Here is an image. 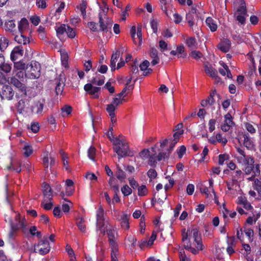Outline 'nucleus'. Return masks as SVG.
Masks as SVG:
<instances>
[{
	"mask_svg": "<svg viewBox=\"0 0 261 261\" xmlns=\"http://www.w3.org/2000/svg\"><path fill=\"white\" fill-rule=\"evenodd\" d=\"M11 83L13 86L19 89L21 91L25 92V86L15 77H13L11 79Z\"/></svg>",
	"mask_w": 261,
	"mask_h": 261,
	"instance_id": "obj_22",
	"label": "nucleus"
},
{
	"mask_svg": "<svg viewBox=\"0 0 261 261\" xmlns=\"http://www.w3.org/2000/svg\"><path fill=\"white\" fill-rule=\"evenodd\" d=\"M8 169H13L17 172L21 171L20 163L19 161H14L11 162L10 166L7 167Z\"/></svg>",
	"mask_w": 261,
	"mask_h": 261,
	"instance_id": "obj_38",
	"label": "nucleus"
},
{
	"mask_svg": "<svg viewBox=\"0 0 261 261\" xmlns=\"http://www.w3.org/2000/svg\"><path fill=\"white\" fill-rule=\"evenodd\" d=\"M66 33L67 36L70 38H74L76 36V31L74 29L71 28L67 25L66 28Z\"/></svg>",
	"mask_w": 261,
	"mask_h": 261,
	"instance_id": "obj_46",
	"label": "nucleus"
},
{
	"mask_svg": "<svg viewBox=\"0 0 261 261\" xmlns=\"http://www.w3.org/2000/svg\"><path fill=\"white\" fill-rule=\"evenodd\" d=\"M96 149L94 147H90L88 151V157L92 161H94Z\"/></svg>",
	"mask_w": 261,
	"mask_h": 261,
	"instance_id": "obj_58",
	"label": "nucleus"
},
{
	"mask_svg": "<svg viewBox=\"0 0 261 261\" xmlns=\"http://www.w3.org/2000/svg\"><path fill=\"white\" fill-rule=\"evenodd\" d=\"M113 144L114 145V150L119 156L122 158L128 154L129 148L126 142L116 138L113 140Z\"/></svg>",
	"mask_w": 261,
	"mask_h": 261,
	"instance_id": "obj_3",
	"label": "nucleus"
},
{
	"mask_svg": "<svg viewBox=\"0 0 261 261\" xmlns=\"http://www.w3.org/2000/svg\"><path fill=\"white\" fill-rule=\"evenodd\" d=\"M190 56L195 60H198L202 57V54L199 51L194 50L191 53Z\"/></svg>",
	"mask_w": 261,
	"mask_h": 261,
	"instance_id": "obj_56",
	"label": "nucleus"
},
{
	"mask_svg": "<svg viewBox=\"0 0 261 261\" xmlns=\"http://www.w3.org/2000/svg\"><path fill=\"white\" fill-rule=\"evenodd\" d=\"M138 195L140 196H145L147 193V189L145 185H142L139 187L138 189Z\"/></svg>",
	"mask_w": 261,
	"mask_h": 261,
	"instance_id": "obj_54",
	"label": "nucleus"
},
{
	"mask_svg": "<svg viewBox=\"0 0 261 261\" xmlns=\"http://www.w3.org/2000/svg\"><path fill=\"white\" fill-rule=\"evenodd\" d=\"M237 160L239 163L244 165H252L254 163L253 157L246 154L237 156Z\"/></svg>",
	"mask_w": 261,
	"mask_h": 261,
	"instance_id": "obj_12",
	"label": "nucleus"
},
{
	"mask_svg": "<svg viewBox=\"0 0 261 261\" xmlns=\"http://www.w3.org/2000/svg\"><path fill=\"white\" fill-rule=\"evenodd\" d=\"M196 14L194 13V10L192 12H189L186 15V19L189 26L192 28L194 25V20Z\"/></svg>",
	"mask_w": 261,
	"mask_h": 261,
	"instance_id": "obj_37",
	"label": "nucleus"
},
{
	"mask_svg": "<svg viewBox=\"0 0 261 261\" xmlns=\"http://www.w3.org/2000/svg\"><path fill=\"white\" fill-rule=\"evenodd\" d=\"M62 115L63 117H66L69 115L72 112V107L66 105L61 108Z\"/></svg>",
	"mask_w": 261,
	"mask_h": 261,
	"instance_id": "obj_47",
	"label": "nucleus"
},
{
	"mask_svg": "<svg viewBox=\"0 0 261 261\" xmlns=\"http://www.w3.org/2000/svg\"><path fill=\"white\" fill-rule=\"evenodd\" d=\"M216 141L221 143L223 145H225L227 142V140L225 138H223L220 134H218L216 136Z\"/></svg>",
	"mask_w": 261,
	"mask_h": 261,
	"instance_id": "obj_63",
	"label": "nucleus"
},
{
	"mask_svg": "<svg viewBox=\"0 0 261 261\" xmlns=\"http://www.w3.org/2000/svg\"><path fill=\"white\" fill-rule=\"evenodd\" d=\"M150 56L152 59L151 63L154 66L159 63L160 59L158 57V51L156 49L152 48L150 53Z\"/></svg>",
	"mask_w": 261,
	"mask_h": 261,
	"instance_id": "obj_30",
	"label": "nucleus"
},
{
	"mask_svg": "<svg viewBox=\"0 0 261 261\" xmlns=\"http://www.w3.org/2000/svg\"><path fill=\"white\" fill-rule=\"evenodd\" d=\"M136 40L137 41V43L138 44H141L142 41V28L141 26H138L137 28V32L136 35Z\"/></svg>",
	"mask_w": 261,
	"mask_h": 261,
	"instance_id": "obj_49",
	"label": "nucleus"
},
{
	"mask_svg": "<svg viewBox=\"0 0 261 261\" xmlns=\"http://www.w3.org/2000/svg\"><path fill=\"white\" fill-rule=\"evenodd\" d=\"M115 174L117 178L120 181H122L125 178V174L124 172L121 170L118 166H117V170Z\"/></svg>",
	"mask_w": 261,
	"mask_h": 261,
	"instance_id": "obj_43",
	"label": "nucleus"
},
{
	"mask_svg": "<svg viewBox=\"0 0 261 261\" xmlns=\"http://www.w3.org/2000/svg\"><path fill=\"white\" fill-rule=\"evenodd\" d=\"M121 192L124 196H126L132 193V190L127 185H125L121 188Z\"/></svg>",
	"mask_w": 261,
	"mask_h": 261,
	"instance_id": "obj_53",
	"label": "nucleus"
},
{
	"mask_svg": "<svg viewBox=\"0 0 261 261\" xmlns=\"http://www.w3.org/2000/svg\"><path fill=\"white\" fill-rule=\"evenodd\" d=\"M26 67L25 63L21 61L14 63V68L15 70H26Z\"/></svg>",
	"mask_w": 261,
	"mask_h": 261,
	"instance_id": "obj_44",
	"label": "nucleus"
},
{
	"mask_svg": "<svg viewBox=\"0 0 261 261\" xmlns=\"http://www.w3.org/2000/svg\"><path fill=\"white\" fill-rule=\"evenodd\" d=\"M219 64L223 67V69H219L220 73L223 76L226 75L228 78H231L232 75L228 66L223 62H220Z\"/></svg>",
	"mask_w": 261,
	"mask_h": 261,
	"instance_id": "obj_23",
	"label": "nucleus"
},
{
	"mask_svg": "<svg viewBox=\"0 0 261 261\" xmlns=\"http://www.w3.org/2000/svg\"><path fill=\"white\" fill-rule=\"evenodd\" d=\"M16 223H11V228L13 231H16L19 229H22L23 231L27 230L26 220L24 217L21 218L19 214L15 216Z\"/></svg>",
	"mask_w": 261,
	"mask_h": 261,
	"instance_id": "obj_8",
	"label": "nucleus"
},
{
	"mask_svg": "<svg viewBox=\"0 0 261 261\" xmlns=\"http://www.w3.org/2000/svg\"><path fill=\"white\" fill-rule=\"evenodd\" d=\"M116 107L112 105L111 103L108 105L107 107V111L109 113V115L113 116L115 114V111L116 109Z\"/></svg>",
	"mask_w": 261,
	"mask_h": 261,
	"instance_id": "obj_59",
	"label": "nucleus"
},
{
	"mask_svg": "<svg viewBox=\"0 0 261 261\" xmlns=\"http://www.w3.org/2000/svg\"><path fill=\"white\" fill-rule=\"evenodd\" d=\"M109 184L115 191H119V185L117 180L113 176L110 177L109 180Z\"/></svg>",
	"mask_w": 261,
	"mask_h": 261,
	"instance_id": "obj_39",
	"label": "nucleus"
},
{
	"mask_svg": "<svg viewBox=\"0 0 261 261\" xmlns=\"http://www.w3.org/2000/svg\"><path fill=\"white\" fill-rule=\"evenodd\" d=\"M0 69L5 73H7L11 71L12 67L10 64L5 62L4 64L0 65Z\"/></svg>",
	"mask_w": 261,
	"mask_h": 261,
	"instance_id": "obj_50",
	"label": "nucleus"
},
{
	"mask_svg": "<svg viewBox=\"0 0 261 261\" xmlns=\"http://www.w3.org/2000/svg\"><path fill=\"white\" fill-rule=\"evenodd\" d=\"M23 150V154L26 157H28L31 155L33 151L32 146L27 143L24 144Z\"/></svg>",
	"mask_w": 261,
	"mask_h": 261,
	"instance_id": "obj_45",
	"label": "nucleus"
},
{
	"mask_svg": "<svg viewBox=\"0 0 261 261\" xmlns=\"http://www.w3.org/2000/svg\"><path fill=\"white\" fill-rule=\"evenodd\" d=\"M30 232L32 236H36L39 238L41 237V232L37 230V227L35 226H32L30 228Z\"/></svg>",
	"mask_w": 261,
	"mask_h": 261,
	"instance_id": "obj_57",
	"label": "nucleus"
},
{
	"mask_svg": "<svg viewBox=\"0 0 261 261\" xmlns=\"http://www.w3.org/2000/svg\"><path fill=\"white\" fill-rule=\"evenodd\" d=\"M182 241L186 250L194 254H197L200 250H203V244L199 230L193 227L182 232Z\"/></svg>",
	"mask_w": 261,
	"mask_h": 261,
	"instance_id": "obj_1",
	"label": "nucleus"
},
{
	"mask_svg": "<svg viewBox=\"0 0 261 261\" xmlns=\"http://www.w3.org/2000/svg\"><path fill=\"white\" fill-rule=\"evenodd\" d=\"M41 66L34 61H31L26 67L25 76L31 79H38L40 76Z\"/></svg>",
	"mask_w": 261,
	"mask_h": 261,
	"instance_id": "obj_2",
	"label": "nucleus"
},
{
	"mask_svg": "<svg viewBox=\"0 0 261 261\" xmlns=\"http://www.w3.org/2000/svg\"><path fill=\"white\" fill-rule=\"evenodd\" d=\"M67 27V24H62L60 25L59 27H56V31L57 33V36L61 39L62 35L66 33V28Z\"/></svg>",
	"mask_w": 261,
	"mask_h": 261,
	"instance_id": "obj_36",
	"label": "nucleus"
},
{
	"mask_svg": "<svg viewBox=\"0 0 261 261\" xmlns=\"http://www.w3.org/2000/svg\"><path fill=\"white\" fill-rule=\"evenodd\" d=\"M49 250V244L46 239L41 240L37 245H35L34 252L39 253L41 255L47 254Z\"/></svg>",
	"mask_w": 261,
	"mask_h": 261,
	"instance_id": "obj_7",
	"label": "nucleus"
},
{
	"mask_svg": "<svg viewBox=\"0 0 261 261\" xmlns=\"http://www.w3.org/2000/svg\"><path fill=\"white\" fill-rule=\"evenodd\" d=\"M65 185L66 186V195L68 196H70L74 191L73 188H72L73 185V181L71 179H68L65 181Z\"/></svg>",
	"mask_w": 261,
	"mask_h": 261,
	"instance_id": "obj_32",
	"label": "nucleus"
},
{
	"mask_svg": "<svg viewBox=\"0 0 261 261\" xmlns=\"http://www.w3.org/2000/svg\"><path fill=\"white\" fill-rule=\"evenodd\" d=\"M23 55V49L21 46H15L12 50L10 56L11 60L15 61L21 58Z\"/></svg>",
	"mask_w": 261,
	"mask_h": 261,
	"instance_id": "obj_10",
	"label": "nucleus"
},
{
	"mask_svg": "<svg viewBox=\"0 0 261 261\" xmlns=\"http://www.w3.org/2000/svg\"><path fill=\"white\" fill-rule=\"evenodd\" d=\"M253 187L258 192V194H261V179H254Z\"/></svg>",
	"mask_w": 261,
	"mask_h": 261,
	"instance_id": "obj_51",
	"label": "nucleus"
},
{
	"mask_svg": "<svg viewBox=\"0 0 261 261\" xmlns=\"http://www.w3.org/2000/svg\"><path fill=\"white\" fill-rule=\"evenodd\" d=\"M19 35L15 37V40L19 44L26 45L30 42V39L24 35V33H20Z\"/></svg>",
	"mask_w": 261,
	"mask_h": 261,
	"instance_id": "obj_25",
	"label": "nucleus"
},
{
	"mask_svg": "<svg viewBox=\"0 0 261 261\" xmlns=\"http://www.w3.org/2000/svg\"><path fill=\"white\" fill-rule=\"evenodd\" d=\"M43 193L44 198H52L53 194L51 189L49 185L46 183H43L42 185Z\"/></svg>",
	"mask_w": 261,
	"mask_h": 261,
	"instance_id": "obj_26",
	"label": "nucleus"
},
{
	"mask_svg": "<svg viewBox=\"0 0 261 261\" xmlns=\"http://www.w3.org/2000/svg\"><path fill=\"white\" fill-rule=\"evenodd\" d=\"M151 150L153 153L150 154L148 161V164L151 166H155L158 161H160L163 159L168 158L169 156V152L164 153V152L162 150L158 155H156L155 154V148L152 147Z\"/></svg>",
	"mask_w": 261,
	"mask_h": 261,
	"instance_id": "obj_5",
	"label": "nucleus"
},
{
	"mask_svg": "<svg viewBox=\"0 0 261 261\" xmlns=\"http://www.w3.org/2000/svg\"><path fill=\"white\" fill-rule=\"evenodd\" d=\"M106 230L109 238V245L111 250L118 249V244L116 242L117 233L114 228L109 225V226L106 229Z\"/></svg>",
	"mask_w": 261,
	"mask_h": 261,
	"instance_id": "obj_6",
	"label": "nucleus"
},
{
	"mask_svg": "<svg viewBox=\"0 0 261 261\" xmlns=\"http://www.w3.org/2000/svg\"><path fill=\"white\" fill-rule=\"evenodd\" d=\"M243 144L248 149H252L254 147V143L248 134L245 133L243 135Z\"/></svg>",
	"mask_w": 261,
	"mask_h": 261,
	"instance_id": "obj_19",
	"label": "nucleus"
},
{
	"mask_svg": "<svg viewBox=\"0 0 261 261\" xmlns=\"http://www.w3.org/2000/svg\"><path fill=\"white\" fill-rule=\"evenodd\" d=\"M52 198H44L41 203V206L45 210H49L52 208L53 203L51 202Z\"/></svg>",
	"mask_w": 261,
	"mask_h": 261,
	"instance_id": "obj_34",
	"label": "nucleus"
},
{
	"mask_svg": "<svg viewBox=\"0 0 261 261\" xmlns=\"http://www.w3.org/2000/svg\"><path fill=\"white\" fill-rule=\"evenodd\" d=\"M5 28L6 31L14 32L16 31V24L13 20L6 21L5 23Z\"/></svg>",
	"mask_w": 261,
	"mask_h": 261,
	"instance_id": "obj_31",
	"label": "nucleus"
},
{
	"mask_svg": "<svg viewBox=\"0 0 261 261\" xmlns=\"http://www.w3.org/2000/svg\"><path fill=\"white\" fill-rule=\"evenodd\" d=\"M224 118V123L221 125V129L224 132H227L234 125V122L232 121V117L229 113L225 115Z\"/></svg>",
	"mask_w": 261,
	"mask_h": 261,
	"instance_id": "obj_11",
	"label": "nucleus"
},
{
	"mask_svg": "<svg viewBox=\"0 0 261 261\" xmlns=\"http://www.w3.org/2000/svg\"><path fill=\"white\" fill-rule=\"evenodd\" d=\"M150 152L149 150L144 149L139 153L140 157L143 160H146L150 156Z\"/></svg>",
	"mask_w": 261,
	"mask_h": 261,
	"instance_id": "obj_52",
	"label": "nucleus"
},
{
	"mask_svg": "<svg viewBox=\"0 0 261 261\" xmlns=\"http://www.w3.org/2000/svg\"><path fill=\"white\" fill-rule=\"evenodd\" d=\"M229 155L226 154H220L219 156V164L222 165L224 164L225 161H227L229 159Z\"/></svg>",
	"mask_w": 261,
	"mask_h": 261,
	"instance_id": "obj_55",
	"label": "nucleus"
},
{
	"mask_svg": "<svg viewBox=\"0 0 261 261\" xmlns=\"http://www.w3.org/2000/svg\"><path fill=\"white\" fill-rule=\"evenodd\" d=\"M156 233L155 232H153L149 240L145 242V243L146 244V246L152 245L153 244V242L156 239Z\"/></svg>",
	"mask_w": 261,
	"mask_h": 261,
	"instance_id": "obj_64",
	"label": "nucleus"
},
{
	"mask_svg": "<svg viewBox=\"0 0 261 261\" xmlns=\"http://www.w3.org/2000/svg\"><path fill=\"white\" fill-rule=\"evenodd\" d=\"M100 29L103 31H108L109 27L111 28L112 25V21L109 19H99Z\"/></svg>",
	"mask_w": 261,
	"mask_h": 261,
	"instance_id": "obj_29",
	"label": "nucleus"
},
{
	"mask_svg": "<svg viewBox=\"0 0 261 261\" xmlns=\"http://www.w3.org/2000/svg\"><path fill=\"white\" fill-rule=\"evenodd\" d=\"M121 227L124 229H128L129 227V217L126 214H123L121 216Z\"/></svg>",
	"mask_w": 261,
	"mask_h": 261,
	"instance_id": "obj_35",
	"label": "nucleus"
},
{
	"mask_svg": "<svg viewBox=\"0 0 261 261\" xmlns=\"http://www.w3.org/2000/svg\"><path fill=\"white\" fill-rule=\"evenodd\" d=\"M0 94L2 99L10 100L12 99L14 92L10 86L5 85L2 88Z\"/></svg>",
	"mask_w": 261,
	"mask_h": 261,
	"instance_id": "obj_9",
	"label": "nucleus"
},
{
	"mask_svg": "<svg viewBox=\"0 0 261 261\" xmlns=\"http://www.w3.org/2000/svg\"><path fill=\"white\" fill-rule=\"evenodd\" d=\"M175 144H176L174 143V141L171 140V139H165L161 143L160 146L162 148L161 150L163 151L164 147L166 146L169 145V148L167 149V151L166 152H164V153L169 152L170 154Z\"/></svg>",
	"mask_w": 261,
	"mask_h": 261,
	"instance_id": "obj_16",
	"label": "nucleus"
},
{
	"mask_svg": "<svg viewBox=\"0 0 261 261\" xmlns=\"http://www.w3.org/2000/svg\"><path fill=\"white\" fill-rule=\"evenodd\" d=\"M244 125L246 130L251 134H254L256 133V129L252 124L245 122L244 123Z\"/></svg>",
	"mask_w": 261,
	"mask_h": 261,
	"instance_id": "obj_48",
	"label": "nucleus"
},
{
	"mask_svg": "<svg viewBox=\"0 0 261 261\" xmlns=\"http://www.w3.org/2000/svg\"><path fill=\"white\" fill-rule=\"evenodd\" d=\"M118 249L116 250H111V261H118L117 258L119 256Z\"/></svg>",
	"mask_w": 261,
	"mask_h": 261,
	"instance_id": "obj_61",
	"label": "nucleus"
},
{
	"mask_svg": "<svg viewBox=\"0 0 261 261\" xmlns=\"http://www.w3.org/2000/svg\"><path fill=\"white\" fill-rule=\"evenodd\" d=\"M68 55L67 53L64 52L61 54V59L62 63V64L66 67L67 65V61H68Z\"/></svg>",
	"mask_w": 261,
	"mask_h": 261,
	"instance_id": "obj_60",
	"label": "nucleus"
},
{
	"mask_svg": "<svg viewBox=\"0 0 261 261\" xmlns=\"http://www.w3.org/2000/svg\"><path fill=\"white\" fill-rule=\"evenodd\" d=\"M85 220L82 217L79 216L76 218V224L79 229L82 232H86V226L85 224Z\"/></svg>",
	"mask_w": 261,
	"mask_h": 261,
	"instance_id": "obj_28",
	"label": "nucleus"
},
{
	"mask_svg": "<svg viewBox=\"0 0 261 261\" xmlns=\"http://www.w3.org/2000/svg\"><path fill=\"white\" fill-rule=\"evenodd\" d=\"M187 46L191 48H194L196 47L197 43L196 39L194 37H188L186 41Z\"/></svg>",
	"mask_w": 261,
	"mask_h": 261,
	"instance_id": "obj_42",
	"label": "nucleus"
},
{
	"mask_svg": "<svg viewBox=\"0 0 261 261\" xmlns=\"http://www.w3.org/2000/svg\"><path fill=\"white\" fill-rule=\"evenodd\" d=\"M105 76L98 74H95L91 81L92 85H96L97 86H101L105 83Z\"/></svg>",
	"mask_w": 261,
	"mask_h": 261,
	"instance_id": "obj_18",
	"label": "nucleus"
},
{
	"mask_svg": "<svg viewBox=\"0 0 261 261\" xmlns=\"http://www.w3.org/2000/svg\"><path fill=\"white\" fill-rule=\"evenodd\" d=\"M100 88L93 86L92 84H87L84 86V90L88 92L93 98L98 97V92Z\"/></svg>",
	"mask_w": 261,
	"mask_h": 261,
	"instance_id": "obj_13",
	"label": "nucleus"
},
{
	"mask_svg": "<svg viewBox=\"0 0 261 261\" xmlns=\"http://www.w3.org/2000/svg\"><path fill=\"white\" fill-rule=\"evenodd\" d=\"M9 43V41L6 37H3L0 39V51H4V50L7 47Z\"/></svg>",
	"mask_w": 261,
	"mask_h": 261,
	"instance_id": "obj_41",
	"label": "nucleus"
},
{
	"mask_svg": "<svg viewBox=\"0 0 261 261\" xmlns=\"http://www.w3.org/2000/svg\"><path fill=\"white\" fill-rule=\"evenodd\" d=\"M60 82L57 84L56 87V92L57 94H61L63 91V87H64V82L63 81L62 76L61 75H60Z\"/></svg>",
	"mask_w": 261,
	"mask_h": 261,
	"instance_id": "obj_40",
	"label": "nucleus"
},
{
	"mask_svg": "<svg viewBox=\"0 0 261 261\" xmlns=\"http://www.w3.org/2000/svg\"><path fill=\"white\" fill-rule=\"evenodd\" d=\"M44 105V100L43 99L36 101L32 107V110L36 114H41L43 111Z\"/></svg>",
	"mask_w": 261,
	"mask_h": 261,
	"instance_id": "obj_15",
	"label": "nucleus"
},
{
	"mask_svg": "<svg viewBox=\"0 0 261 261\" xmlns=\"http://www.w3.org/2000/svg\"><path fill=\"white\" fill-rule=\"evenodd\" d=\"M231 46V43L229 40L225 39L221 42L218 45V48L224 53L228 52Z\"/></svg>",
	"mask_w": 261,
	"mask_h": 261,
	"instance_id": "obj_21",
	"label": "nucleus"
},
{
	"mask_svg": "<svg viewBox=\"0 0 261 261\" xmlns=\"http://www.w3.org/2000/svg\"><path fill=\"white\" fill-rule=\"evenodd\" d=\"M149 64V61L145 60L140 65V69L144 71L143 74L145 76L148 75L152 71L151 68H148Z\"/></svg>",
	"mask_w": 261,
	"mask_h": 261,
	"instance_id": "obj_24",
	"label": "nucleus"
},
{
	"mask_svg": "<svg viewBox=\"0 0 261 261\" xmlns=\"http://www.w3.org/2000/svg\"><path fill=\"white\" fill-rule=\"evenodd\" d=\"M180 261H191V259L187 256L185 251L181 250L179 252Z\"/></svg>",
	"mask_w": 261,
	"mask_h": 261,
	"instance_id": "obj_62",
	"label": "nucleus"
},
{
	"mask_svg": "<svg viewBox=\"0 0 261 261\" xmlns=\"http://www.w3.org/2000/svg\"><path fill=\"white\" fill-rule=\"evenodd\" d=\"M120 56V52L118 50H117L115 53H113L112 55L111 62H110V66L111 68V70L112 71H114L116 69V63L118 61V59Z\"/></svg>",
	"mask_w": 261,
	"mask_h": 261,
	"instance_id": "obj_27",
	"label": "nucleus"
},
{
	"mask_svg": "<svg viewBox=\"0 0 261 261\" xmlns=\"http://www.w3.org/2000/svg\"><path fill=\"white\" fill-rule=\"evenodd\" d=\"M205 22L207 26L210 28V30L212 32H215L217 29V25L216 23L215 20L211 17H207L205 20Z\"/></svg>",
	"mask_w": 261,
	"mask_h": 261,
	"instance_id": "obj_33",
	"label": "nucleus"
},
{
	"mask_svg": "<svg viewBox=\"0 0 261 261\" xmlns=\"http://www.w3.org/2000/svg\"><path fill=\"white\" fill-rule=\"evenodd\" d=\"M99 19H109L107 16L109 8L105 1L99 5Z\"/></svg>",
	"mask_w": 261,
	"mask_h": 261,
	"instance_id": "obj_14",
	"label": "nucleus"
},
{
	"mask_svg": "<svg viewBox=\"0 0 261 261\" xmlns=\"http://www.w3.org/2000/svg\"><path fill=\"white\" fill-rule=\"evenodd\" d=\"M104 210L100 205L96 211V230L100 231L102 234H105L106 229L109 226L106 224L103 217Z\"/></svg>",
	"mask_w": 261,
	"mask_h": 261,
	"instance_id": "obj_4",
	"label": "nucleus"
},
{
	"mask_svg": "<svg viewBox=\"0 0 261 261\" xmlns=\"http://www.w3.org/2000/svg\"><path fill=\"white\" fill-rule=\"evenodd\" d=\"M29 23L26 18H22L19 21L18 28L19 33H24L26 31L29 29Z\"/></svg>",
	"mask_w": 261,
	"mask_h": 261,
	"instance_id": "obj_20",
	"label": "nucleus"
},
{
	"mask_svg": "<svg viewBox=\"0 0 261 261\" xmlns=\"http://www.w3.org/2000/svg\"><path fill=\"white\" fill-rule=\"evenodd\" d=\"M204 68L205 73L212 77H217L218 72L216 69L213 68L211 65L208 63L204 65Z\"/></svg>",
	"mask_w": 261,
	"mask_h": 261,
	"instance_id": "obj_17",
	"label": "nucleus"
}]
</instances>
